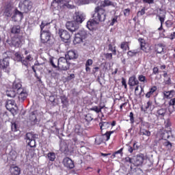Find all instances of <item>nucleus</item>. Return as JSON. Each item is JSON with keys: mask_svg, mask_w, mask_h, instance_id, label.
<instances>
[{"mask_svg": "<svg viewBox=\"0 0 175 175\" xmlns=\"http://www.w3.org/2000/svg\"><path fill=\"white\" fill-rule=\"evenodd\" d=\"M124 162H126V163H132L133 165V158H131L129 157H125Z\"/></svg>", "mask_w": 175, "mask_h": 175, "instance_id": "nucleus-46", "label": "nucleus"}, {"mask_svg": "<svg viewBox=\"0 0 175 175\" xmlns=\"http://www.w3.org/2000/svg\"><path fill=\"white\" fill-rule=\"evenodd\" d=\"M112 133H114V131H107L105 134H102V135L97 137L96 138V142H98V144H100V143H103L105 142H109V140H110V136H111Z\"/></svg>", "mask_w": 175, "mask_h": 175, "instance_id": "nucleus-8", "label": "nucleus"}, {"mask_svg": "<svg viewBox=\"0 0 175 175\" xmlns=\"http://www.w3.org/2000/svg\"><path fill=\"white\" fill-rule=\"evenodd\" d=\"M172 94V91L171 92H164V95L165 96H166L167 98H170V94Z\"/></svg>", "mask_w": 175, "mask_h": 175, "instance_id": "nucleus-64", "label": "nucleus"}, {"mask_svg": "<svg viewBox=\"0 0 175 175\" xmlns=\"http://www.w3.org/2000/svg\"><path fill=\"white\" fill-rule=\"evenodd\" d=\"M123 13H124V16H125V17H128V16H129V14H131V9H129V8L124 9L123 10Z\"/></svg>", "mask_w": 175, "mask_h": 175, "instance_id": "nucleus-49", "label": "nucleus"}, {"mask_svg": "<svg viewBox=\"0 0 175 175\" xmlns=\"http://www.w3.org/2000/svg\"><path fill=\"white\" fill-rule=\"evenodd\" d=\"M175 105V98L170 100V106H174Z\"/></svg>", "mask_w": 175, "mask_h": 175, "instance_id": "nucleus-63", "label": "nucleus"}, {"mask_svg": "<svg viewBox=\"0 0 175 175\" xmlns=\"http://www.w3.org/2000/svg\"><path fill=\"white\" fill-rule=\"evenodd\" d=\"M144 3H148L149 5H152L154 3V0H142Z\"/></svg>", "mask_w": 175, "mask_h": 175, "instance_id": "nucleus-61", "label": "nucleus"}, {"mask_svg": "<svg viewBox=\"0 0 175 175\" xmlns=\"http://www.w3.org/2000/svg\"><path fill=\"white\" fill-rule=\"evenodd\" d=\"M128 84L129 85H130V87H135V85H138L139 81L137 80V79H136V76L133 75L129 79Z\"/></svg>", "mask_w": 175, "mask_h": 175, "instance_id": "nucleus-21", "label": "nucleus"}, {"mask_svg": "<svg viewBox=\"0 0 175 175\" xmlns=\"http://www.w3.org/2000/svg\"><path fill=\"white\" fill-rule=\"evenodd\" d=\"M137 53H139L137 50H132V51H129L127 53V55H129V57H135V55H136Z\"/></svg>", "mask_w": 175, "mask_h": 175, "instance_id": "nucleus-41", "label": "nucleus"}, {"mask_svg": "<svg viewBox=\"0 0 175 175\" xmlns=\"http://www.w3.org/2000/svg\"><path fill=\"white\" fill-rule=\"evenodd\" d=\"M157 53L158 54H165V49H163V46L159 44L157 46Z\"/></svg>", "mask_w": 175, "mask_h": 175, "instance_id": "nucleus-35", "label": "nucleus"}, {"mask_svg": "<svg viewBox=\"0 0 175 175\" xmlns=\"http://www.w3.org/2000/svg\"><path fill=\"white\" fill-rule=\"evenodd\" d=\"M129 117H130L131 123L134 124L135 123V118L133 117V112H130Z\"/></svg>", "mask_w": 175, "mask_h": 175, "instance_id": "nucleus-55", "label": "nucleus"}, {"mask_svg": "<svg viewBox=\"0 0 175 175\" xmlns=\"http://www.w3.org/2000/svg\"><path fill=\"white\" fill-rule=\"evenodd\" d=\"M165 25L167 28H172V25H173V22H172V21H167L165 22Z\"/></svg>", "mask_w": 175, "mask_h": 175, "instance_id": "nucleus-56", "label": "nucleus"}, {"mask_svg": "<svg viewBox=\"0 0 175 175\" xmlns=\"http://www.w3.org/2000/svg\"><path fill=\"white\" fill-rule=\"evenodd\" d=\"M29 120L31 121V122H34V124H36L38 122V119L36 118V115L33 112L31 113L29 116Z\"/></svg>", "mask_w": 175, "mask_h": 175, "instance_id": "nucleus-38", "label": "nucleus"}, {"mask_svg": "<svg viewBox=\"0 0 175 175\" xmlns=\"http://www.w3.org/2000/svg\"><path fill=\"white\" fill-rule=\"evenodd\" d=\"M59 35L63 42H68L70 39V34L66 30L59 29Z\"/></svg>", "mask_w": 175, "mask_h": 175, "instance_id": "nucleus-13", "label": "nucleus"}, {"mask_svg": "<svg viewBox=\"0 0 175 175\" xmlns=\"http://www.w3.org/2000/svg\"><path fill=\"white\" fill-rule=\"evenodd\" d=\"M109 51H111L113 54V55H117V51L116 50V47H113V45L111 44H109L108 45Z\"/></svg>", "mask_w": 175, "mask_h": 175, "instance_id": "nucleus-40", "label": "nucleus"}, {"mask_svg": "<svg viewBox=\"0 0 175 175\" xmlns=\"http://www.w3.org/2000/svg\"><path fill=\"white\" fill-rule=\"evenodd\" d=\"M12 88L16 92V94L24 89L20 81H15L13 83Z\"/></svg>", "mask_w": 175, "mask_h": 175, "instance_id": "nucleus-16", "label": "nucleus"}, {"mask_svg": "<svg viewBox=\"0 0 175 175\" xmlns=\"http://www.w3.org/2000/svg\"><path fill=\"white\" fill-rule=\"evenodd\" d=\"M117 8V3L111 1V0H104L101 1L100 6H97V8H100V9H103V8Z\"/></svg>", "mask_w": 175, "mask_h": 175, "instance_id": "nucleus-12", "label": "nucleus"}, {"mask_svg": "<svg viewBox=\"0 0 175 175\" xmlns=\"http://www.w3.org/2000/svg\"><path fill=\"white\" fill-rule=\"evenodd\" d=\"M165 83L167 85H170L172 84V79H170V77H167V79H164Z\"/></svg>", "mask_w": 175, "mask_h": 175, "instance_id": "nucleus-54", "label": "nucleus"}, {"mask_svg": "<svg viewBox=\"0 0 175 175\" xmlns=\"http://www.w3.org/2000/svg\"><path fill=\"white\" fill-rule=\"evenodd\" d=\"M57 66L61 70H68L70 67V63H69L66 57H60L57 60Z\"/></svg>", "mask_w": 175, "mask_h": 175, "instance_id": "nucleus-4", "label": "nucleus"}, {"mask_svg": "<svg viewBox=\"0 0 175 175\" xmlns=\"http://www.w3.org/2000/svg\"><path fill=\"white\" fill-rule=\"evenodd\" d=\"M49 23H46V21H42L41 23L40 27V39L42 43H51V33L49 30L44 29L45 27H47Z\"/></svg>", "mask_w": 175, "mask_h": 175, "instance_id": "nucleus-2", "label": "nucleus"}, {"mask_svg": "<svg viewBox=\"0 0 175 175\" xmlns=\"http://www.w3.org/2000/svg\"><path fill=\"white\" fill-rule=\"evenodd\" d=\"M106 16H107L106 10L100 8V7H96L94 13L92 14V20L88 21L86 27L88 29L92 31L99 23H102L106 20Z\"/></svg>", "mask_w": 175, "mask_h": 175, "instance_id": "nucleus-1", "label": "nucleus"}, {"mask_svg": "<svg viewBox=\"0 0 175 175\" xmlns=\"http://www.w3.org/2000/svg\"><path fill=\"white\" fill-rule=\"evenodd\" d=\"M73 20L79 25L85 20V14L81 12H77L74 14Z\"/></svg>", "mask_w": 175, "mask_h": 175, "instance_id": "nucleus-9", "label": "nucleus"}, {"mask_svg": "<svg viewBox=\"0 0 175 175\" xmlns=\"http://www.w3.org/2000/svg\"><path fill=\"white\" fill-rule=\"evenodd\" d=\"M151 105H152V103H151V101H148L146 105H145L144 111H147V110H148V109H150V106H151Z\"/></svg>", "mask_w": 175, "mask_h": 175, "instance_id": "nucleus-51", "label": "nucleus"}, {"mask_svg": "<svg viewBox=\"0 0 175 175\" xmlns=\"http://www.w3.org/2000/svg\"><path fill=\"white\" fill-rule=\"evenodd\" d=\"M31 61H33V57H32V55H29L25 59H22V64L26 66V68H28Z\"/></svg>", "mask_w": 175, "mask_h": 175, "instance_id": "nucleus-23", "label": "nucleus"}, {"mask_svg": "<svg viewBox=\"0 0 175 175\" xmlns=\"http://www.w3.org/2000/svg\"><path fill=\"white\" fill-rule=\"evenodd\" d=\"M63 165L67 169H73V167H75V163H73V161L69 157H65L63 159Z\"/></svg>", "mask_w": 175, "mask_h": 175, "instance_id": "nucleus-14", "label": "nucleus"}, {"mask_svg": "<svg viewBox=\"0 0 175 175\" xmlns=\"http://www.w3.org/2000/svg\"><path fill=\"white\" fill-rule=\"evenodd\" d=\"M18 98L19 102H24L25 99H27V96H28V92H27V90L22 89V90H19L18 93Z\"/></svg>", "mask_w": 175, "mask_h": 175, "instance_id": "nucleus-15", "label": "nucleus"}, {"mask_svg": "<svg viewBox=\"0 0 175 175\" xmlns=\"http://www.w3.org/2000/svg\"><path fill=\"white\" fill-rule=\"evenodd\" d=\"M165 18H166L165 15L159 16V20L161 22V25H163V23H165Z\"/></svg>", "mask_w": 175, "mask_h": 175, "instance_id": "nucleus-47", "label": "nucleus"}, {"mask_svg": "<svg viewBox=\"0 0 175 175\" xmlns=\"http://www.w3.org/2000/svg\"><path fill=\"white\" fill-rule=\"evenodd\" d=\"M104 55L107 59H109V61H110V59H113L112 53H104Z\"/></svg>", "mask_w": 175, "mask_h": 175, "instance_id": "nucleus-52", "label": "nucleus"}, {"mask_svg": "<svg viewBox=\"0 0 175 175\" xmlns=\"http://www.w3.org/2000/svg\"><path fill=\"white\" fill-rule=\"evenodd\" d=\"M120 49H122V50H124V51H126V50H129V45L128 44V42H122L120 44Z\"/></svg>", "mask_w": 175, "mask_h": 175, "instance_id": "nucleus-36", "label": "nucleus"}, {"mask_svg": "<svg viewBox=\"0 0 175 175\" xmlns=\"http://www.w3.org/2000/svg\"><path fill=\"white\" fill-rule=\"evenodd\" d=\"M170 131H165L162 133V138L166 140V139H169L170 137Z\"/></svg>", "mask_w": 175, "mask_h": 175, "instance_id": "nucleus-39", "label": "nucleus"}, {"mask_svg": "<svg viewBox=\"0 0 175 175\" xmlns=\"http://www.w3.org/2000/svg\"><path fill=\"white\" fill-rule=\"evenodd\" d=\"M23 42H24V37H23V36H18V37H13L12 38L11 42L10 43V46H11V47L18 48L21 46Z\"/></svg>", "mask_w": 175, "mask_h": 175, "instance_id": "nucleus-7", "label": "nucleus"}, {"mask_svg": "<svg viewBox=\"0 0 175 175\" xmlns=\"http://www.w3.org/2000/svg\"><path fill=\"white\" fill-rule=\"evenodd\" d=\"M3 14L6 17H12V14H13V9L10 6H7L5 8Z\"/></svg>", "mask_w": 175, "mask_h": 175, "instance_id": "nucleus-26", "label": "nucleus"}, {"mask_svg": "<svg viewBox=\"0 0 175 175\" xmlns=\"http://www.w3.org/2000/svg\"><path fill=\"white\" fill-rule=\"evenodd\" d=\"M138 41L140 43L141 50H142L143 51H147V48H146V42L144 41V39L139 38Z\"/></svg>", "mask_w": 175, "mask_h": 175, "instance_id": "nucleus-30", "label": "nucleus"}, {"mask_svg": "<svg viewBox=\"0 0 175 175\" xmlns=\"http://www.w3.org/2000/svg\"><path fill=\"white\" fill-rule=\"evenodd\" d=\"M11 129L13 132H16L17 131V124L16 123H12L11 126Z\"/></svg>", "mask_w": 175, "mask_h": 175, "instance_id": "nucleus-57", "label": "nucleus"}, {"mask_svg": "<svg viewBox=\"0 0 175 175\" xmlns=\"http://www.w3.org/2000/svg\"><path fill=\"white\" fill-rule=\"evenodd\" d=\"M66 28L70 31V32H76L79 29V25L75 21H68L66 23Z\"/></svg>", "mask_w": 175, "mask_h": 175, "instance_id": "nucleus-11", "label": "nucleus"}, {"mask_svg": "<svg viewBox=\"0 0 175 175\" xmlns=\"http://www.w3.org/2000/svg\"><path fill=\"white\" fill-rule=\"evenodd\" d=\"M75 133H77V135H79V136H81V135H83V128H81V125L77 124L75 126Z\"/></svg>", "mask_w": 175, "mask_h": 175, "instance_id": "nucleus-31", "label": "nucleus"}, {"mask_svg": "<svg viewBox=\"0 0 175 175\" xmlns=\"http://www.w3.org/2000/svg\"><path fill=\"white\" fill-rule=\"evenodd\" d=\"M159 73V69H158V67H154L153 68V75H158Z\"/></svg>", "mask_w": 175, "mask_h": 175, "instance_id": "nucleus-60", "label": "nucleus"}, {"mask_svg": "<svg viewBox=\"0 0 175 175\" xmlns=\"http://www.w3.org/2000/svg\"><path fill=\"white\" fill-rule=\"evenodd\" d=\"M92 64H94V61L92 60V59H88L86 61L85 66H91Z\"/></svg>", "mask_w": 175, "mask_h": 175, "instance_id": "nucleus-53", "label": "nucleus"}, {"mask_svg": "<svg viewBox=\"0 0 175 175\" xmlns=\"http://www.w3.org/2000/svg\"><path fill=\"white\" fill-rule=\"evenodd\" d=\"M14 105H16V103L14 102V100H9L7 102V104L5 105V107L7 110H10V108H9V106H11L12 107H13Z\"/></svg>", "mask_w": 175, "mask_h": 175, "instance_id": "nucleus-37", "label": "nucleus"}, {"mask_svg": "<svg viewBox=\"0 0 175 175\" xmlns=\"http://www.w3.org/2000/svg\"><path fill=\"white\" fill-rule=\"evenodd\" d=\"M79 57V55L75 51H69L66 55L67 59H77Z\"/></svg>", "mask_w": 175, "mask_h": 175, "instance_id": "nucleus-20", "label": "nucleus"}, {"mask_svg": "<svg viewBox=\"0 0 175 175\" xmlns=\"http://www.w3.org/2000/svg\"><path fill=\"white\" fill-rule=\"evenodd\" d=\"M87 38V31L84 29H81L75 34V39L73 40L74 44H79L83 42V40Z\"/></svg>", "mask_w": 175, "mask_h": 175, "instance_id": "nucleus-5", "label": "nucleus"}, {"mask_svg": "<svg viewBox=\"0 0 175 175\" xmlns=\"http://www.w3.org/2000/svg\"><path fill=\"white\" fill-rule=\"evenodd\" d=\"M5 94L7 96L10 98H14V96H16V94H17V92H16V90H14L12 88V89L7 90Z\"/></svg>", "mask_w": 175, "mask_h": 175, "instance_id": "nucleus-29", "label": "nucleus"}, {"mask_svg": "<svg viewBox=\"0 0 175 175\" xmlns=\"http://www.w3.org/2000/svg\"><path fill=\"white\" fill-rule=\"evenodd\" d=\"M134 166H142L144 162V154L139 153L133 157Z\"/></svg>", "mask_w": 175, "mask_h": 175, "instance_id": "nucleus-10", "label": "nucleus"}, {"mask_svg": "<svg viewBox=\"0 0 175 175\" xmlns=\"http://www.w3.org/2000/svg\"><path fill=\"white\" fill-rule=\"evenodd\" d=\"M90 111H95L97 114L98 113H100V109H99V107L98 106L92 107V108H90L89 109Z\"/></svg>", "mask_w": 175, "mask_h": 175, "instance_id": "nucleus-43", "label": "nucleus"}, {"mask_svg": "<svg viewBox=\"0 0 175 175\" xmlns=\"http://www.w3.org/2000/svg\"><path fill=\"white\" fill-rule=\"evenodd\" d=\"M99 126L100 128L101 133H103V131L106 129H109V128H110V122H100Z\"/></svg>", "mask_w": 175, "mask_h": 175, "instance_id": "nucleus-24", "label": "nucleus"}, {"mask_svg": "<svg viewBox=\"0 0 175 175\" xmlns=\"http://www.w3.org/2000/svg\"><path fill=\"white\" fill-rule=\"evenodd\" d=\"M33 6V3L30 0H23L19 2L18 8L21 10L16 11V13H18L20 16H23V13H29L32 10V8Z\"/></svg>", "mask_w": 175, "mask_h": 175, "instance_id": "nucleus-3", "label": "nucleus"}, {"mask_svg": "<svg viewBox=\"0 0 175 175\" xmlns=\"http://www.w3.org/2000/svg\"><path fill=\"white\" fill-rule=\"evenodd\" d=\"M60 151L64 152V154H68L69 152V148L68 147V144L65 141H62L60 142Z\"/></svg>", "mask_w": 175, "mask_h": 175, "instance_id": "nucleus-18", "label": "nucleus"}, {"mask_svg": "<svg viewBox=\"0 0 175 175\" xmlns=\"http://www.w3.org/2000/svg\"><path fill=\"white\" fill-rule=\"evenodd\" d=\"M47 157L49 161H51V162H54V161H55V153L54 152H50L47 154Z\"/></svg>", "mask_w": 175, "mask_h": 175, "instance_id": "nucleus-33", "label": "nucleus"}, {"mask_svg": "<svg viewBox=\"0 0 175 175\" xmlns=\"http://www.w3.org/2000/svg\"><path fill=\"white\" fill-rule=\"evenodd\" d=\"M14 55H15L14 59L17 62H23V56L21 55L20 52L15 53Z\"/></svg>", "mask_w": 175, "mask_h": 175, "instance_id": "nucleus-34", "label": "nucleus"}, {"mask_svg": "<svg viewBox=\"0 0 175 175\" xmlns=\"http://www.w3.org/2000/svg\"><path fill=\"white\" fill-rule=\"evenodd\" d=\"M138 80L139 81H141V83H147V79L144 75H142L138 77Z\"/></svg>", "mask_w": 175, "mask_h": 175, "instance_id": "nucleus-45", "label": "nucleus"}, {"mask_svg": "<svg viewBox=\"0 0 175 175\" xmlns=\"http://www.w3.org/2000/svg\"><path fill=\"white\" fill-rule=\"evenodd\" d=\"M25 139L27 146L31 148L36 146V135L31 133H27L26 134Z\"/></svg>", "mask_w": 175, "mask_h": 175, "instance_id": "nucleus-6", "label": "nucleus"}, {"mask_svg": "<svg viewBox=\"0 0 175 175\" xmlns=\"http://www.w3.org/2000/svg\"><path fill=\"white\" fill-rule=\"evenodd\" d=\"M79 5H88L91 3V0H78Z\"/></svg>", "mask_w": 175, "mask_h": 175, "instance_id": "nucleus-42", "label": "nucleus"}, {"mask_svg": "<svg viewBox=\"0 0 175 175\" xmlns=\"http://www.w3.org/2000/svg\"><path fill=\"white\" fill-rule=\"evenodd\" d=\"M146 14V8H143L140 11H139L137 14L138 17H141V16H143Z\"/></svg>", "mask_w": 175, "mask_h": 175, "instance_id": "nucleus-44", "label": "nucleus"}, {"mask_svg": "<svg viewBox=\"0 0 175 175\" xmlns=\"http://www.w3.org/2000/svg\"><path fill=\"white\" fill-rule=\"evenodd\" d=\"M133 150H134V151H136V150H139V146L137 145V142H134L133 143Z\"/></svg>", "mask_w": 175, "mask_h": 175, "instance_id": "nucleus-59", "label": "nucleus"}, {"mask_svg": "<svg viewBox=\"0 0 175 175\" xmlns=\"http://www.w3.org/2000/svg\"><path fill=\"white\" fill-rule=\"evenodd\" d=\"M117 20H118V16H116L113 18H112L110 25H111V26L114 25L116 23H118Z\"/></svg>", "mask_w": 175, "mask_h": 175, "instance_id": "nucleus-48", "label": "nucleus"}, {"mask_svg": "<svg viewBox=\"0 0 175 175\" xmlns=\"http://www.w3.org/2000/svg\"><path fill=\"white\" fill-rule=\"evenodd\" d=\"M9 66V58L5 57L0 60V69L6 70V68Z\"/></svg>", "mask_w": 175, "mask_h": 175, "instance_id": "nucleus-19", "label": "nucleus"}, {"mask_svg": "<svg viewBox=\"0 0 175 175\" xmlns=\"http://www.w3.org/2000/svg\"><path fill=\"white\" fill-rule=\"evenodd\" d=\"M122 85H124L125 90H126L128 86L126 85V79L124 78H122Z\"/></svg>", "mask_w": 175, "mask_h": 175, "instance_id": "nucleus-58", "label": "nucleus"}, {"mask_svg": "<svg viewBox=\"0 0 175 175\" xmlns=\"http://www.w3.org/2000/svg\"><path fill=\"white\" fill-rule=\"evenodd\" d=\"M157 118H160L161 120H164L165 116H166V109L161 108L158 109L155 114Z\"/></svg>", "mask_w": 175, "mask_h": 175, "instance_id": "nucleus-17", "label": "nucleus"}, {"mask_svg": "<svg viewBox=\"0 0 175 175\" xmlns=\"http://www.w3.org/2000/svg\"><path fill=\"white\" fill-rule=\"evenodd\" d=\"M62 107H68L69 106V100L65 95L60 96Z\"/></svg>", "mask_w": 175, "mask_h": 175, "instance_id": "nucleus-25", "label": "nucleus"}, {"mask_svg": "<svg viewBox=\"0 0 175 175\" xmlns=\"http://www.w3.org/2000/svg\"><path fill=\"white\" fill-rule=\"evenodd\" d=\"M163 145H164L165 147H167V148H168V150H172V144L170 143V142L167 141V142H164Z\"/></svg>", "mask_w": 175, "mask_h": 175, "instance_id": "nucleus-50", "label": "nucleus"}, {"mask_svg": "<svg viewBox=\"0 0 175 175\" xmlns=\"http://www.w3.org/2000/svg\"><path fill=\"white\" fill-rule=\"evenodd\" d=\"M124 148H120L119 150L116 151L112 154L111 158L114 159V158H122V155H124Z\"/></svg>", "mask_w": 175, "mask_h": 175, "instance_id": "nucleus-22", "label": "nucleus"}, {"mask_svg": "<svg viewBox=\"0 0 175 175\" xmlns=\"http://www.w3.org/2000/svg\"><path fill=\"white\" fill-rule=\"evenodd\" d=\"M20 173H21V170L20 169V167L17 166L12 167V175H20Z\"/></svg>", "mask_w": 175, "mask_h": 175, "instance_id": "nucleus-32", "label": "nucleus"}, {"mask_svg": "<svg viewBox=\"0 0 175 175\" xmlns=\"http://www.w3.org/2000/svg\"><path fill=\"white\" fill-rule=\"evenodd\" d=\"M139 135L141 136H147V137H150V136H151V132L146 129L140 128Z\"/></svg>", "mask_w": 175, "mask_h": 175, "instance_id": "nucleus-27", "label": "nucleus"}, {"mask_svg": "<svg viewBox=\"0 0 175 175\" xmlns=\"http://www.w3.org/2000/svg\"><path fill=\"white\" fill-rule=\"evenodd\" d=\"M165 124L166 128H169V126H170V125H172V123H170V120H169V119H167V120L165 121Z\"/></svg>", "mask_w": 175, "mask_h": 175, "instance_id": "nucleus-62", "label": "nucleus"}, {"mask_svg": "<svg viewBox=\"0 0 175 175\" xmlns=\"http://www.w3.org/2000/svg\"><path fill=\"white\" fill-rule=\"evenodd\" d=\"M21 31V27L20 25H14L11 28V33H20V31Z\"/></svg>", "mask_w": 175, "mask_h": 175, "instance_id": "nucleus-28", "label": "nucleus"}]
</instances>
